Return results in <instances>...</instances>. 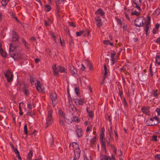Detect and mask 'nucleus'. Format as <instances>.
Masks as SVG:
<instances>
[{
  "label": "nucleus",
  "mask_w": 160,
  "mask_h": 160,
  "mask_svg": "<svg viewBox=\"0 0 160 160\" xmlns=\"http://www.w3.org/2000/svg\"><path fill=\"white\" fill-rule=\"evenodd\" d=\"M18 47V46L15 45L13 42L10 44L9 54L10 57L12 58L15 60L22 59L23 58V55L20 52H16L14 51Z\"/></svg>",
  "instance_id": "f257e3e1"
},
{
  "label": "nucleus",
  "mask_w": 160,
  "mask_h": 160,
  "mask_svg": "<svg viewBox=\"0 0 160 160\" xmlns=\"http://www.w3.org/2000/svg\"><path fill=\"white\" fill-rule=\"evenodd\" d=\"M148 19L145 21L144 31L145 32L146 36L148 35V32L150 26L151 17L150 16H147Z\"/></svg>",
  "instance_id": "f03ea898"
},
{
  "label": "nucleus",
  "mask_w": 160,
  "mask_h": 160,
  "mask_svg": "<svg viewBox=\"0 0 160 160\" xmlns=\"http://www.w3.org/2000/svg\"><path fill=\"white\" fill-rule=\"evenodd\" d=\"M52 110H50L48 112V114L46 119V124L47 125L46 128L48 126L51 125L53 122L52 118Z\"/></svg>",
  "instance_id": "7ed1b4c3"
},
{
  "label": "nucleus",
  "mask_w": 160,
  "mask_h": 160,
  "mask_svg": "<svg viewBox=\"0 0 160 160\" xmlns=\"http://www.w3.org/2000/svg\"><path fill=\"white\" fill-rule=\"evenodd\" d=\"M135 25L138 27L143 26L144 23L143 21V18H138L134 20Z\"/></svg>",
  "instance_id": "20e7f679"
},
{
  "label": "nucleus",
  "mask_w": 160,
  "mask_h": 160,
  "mask_svg": "<svg viewBox=\"0 0 160 160\" xmlns=\"http://www.w3.org/2000/svg\"><path fill=\"white\" fill-rule=\"evenodd\" d=\"M51 98L52 101V105L53 107H55L57 103V95L55 92H54L50 94Z\"/></svg>",
  "instance_id": "39448f33"
},
{
  "label": "nucleus",
  "mask_w": 160,
  "mask_h": 160,
  "mask_svg": "<svg viewBox=\"0 0 160 160\" xmlns=\"http://www.w3.org/2000/svg\"><path fill=\"white\" fill-rule=\"evenodd\" d=\"M4 75L7 78L8 82H10L12 81L13 76V74L9 71L5 73Z\"/></svg>",
  "instance_id": "423d86ee"
},
{
  "label": "nucleus",
  "mask_w": 160,
  "mask_h": 160,
  "mask_svg": "<svg viewBox=\"0 0 160 160\" xmlns=\"http://www.w3.org/2000/svg\"><path fill=\"white\" fill-rule=\"evenodd\" d=\"M142 0H132V2L136 5L135 7L137 8L139 11H141V9L140 6L141 5Z\"/></svg>",
  "instance_id": "0eeeda50"
},
{
  "label": "nucleus",
  "mask_w": 160,
  "mask_h": 160,
  "mask_svg": "<svg viewBox=\"0 0 160 160\" xmlns=\"http://www.w3.org/2000/svg\"><path fill=\"white\" fill-rule=\"evenodd\" d=\"M52 69L53 70V75L55 76H57V77H59V73L58 72L59 71V69L58 68V67H56V64H54L52 66Z\"/></svg>",
  "instance_id": "6e6552de"
},
{
  "label": "nucleus",
  "mask_w": 160,
  "mask_h": 160,
  "mask_svg": "<svg viewBox=\"0 0 160 160\" xmlns=\"http://www.w3.org/2000/svg\"><path fill=\"white\" fill-rule=\"evenodd\" d=\"M142 112L148 115H149L150 114L149 111V107H143L141 108Z\"/></svg>",
  "instance_id": "1a4fd4ad"
},
{
  "label": "nucleus",
  "mask_w": 160,
  "mask_h": 160,
  "mask_svg": "<svg viewBox=\"0 0 160 160\" xmlns=\"http://www.w3.org/2000/svg\"><path fill=\"white\" fill-rule=\"evenodd\" d=\"M18 36L16 32H12V42L18 41Z\"/></svg>",
  "instance_id": "9d476101"
},
{
  "label": "nucleus",
  "mask_w": 160,
  "mask_h": 160,
  "mask_svg": "<svg viewBox=\"0 0 160 160\" xmlns=\"http://www.w3.org/2000/svg\"><path fill=\"white\" fill-rule=\"evenodd\" d=\"M74 156L75 158H76L77 159H78L80 158V154L81 152V150L80 148H78L74 151Z\"/></svg>",
  "instance_id": "9b49d317"
},
{
  "label": "nucleus",
  "mask_w": 160,
  "mask_h": 160,
  "mask_svg": "<svg viewBox=\"0 0 160 160\" xmlns=\"http://www.w3.org/2000/svg\"><path fill=\"white\" fill-rule=\"evenodd\" d=\"M77 136L78 137H80L82 136V129L81 128H77L76 130Z\"/></svg>",
  "instance_id": "f8f14e48"
},
{
  "label": "nucleus",
  "mask_w": 160,
  "mask_h": 160,
  "mask_svg": "<svg viewBox=\"0 0 160 160\" xmlns=\"http://www.w3.org/2000/svg\"><path fill=\"white\" fill-rule=\"evenodd\" d=\"M95 20L97 22L96 25L98 27H99L102 25V23L101 22V19L100 17H97L96 18Z\"/></svg>",
  "instance_id": "ddd939ff"
},
{
  "label": "nucleus",
  "mask_w": 160,
  "mask_h": 160,
  "mask_svg": "<svg viewBox=\"0 0 160 160\" xmlns=\"http://www.w3.org/2000/svg\"><path fill=\"white\" fill-rule=\"evenodd\" d=\"M58 68L59 69V72L61 73H66L67 72V69L64 67L60 66H58Z\"/></svg>",
  "instance_id": "4468645a"
},
{
  "label": "nucleus",
  "mask_w": 160,
  "mask_h": 160,
  "mask_svg": "<svg viewBox=\"0 0 160 160\" xmlns=\"http://www.w3.org/2000/svg\"><path fill=\"white\" fill-rule=\"evenodd\" d=\"M58 114L60 116V118H61L63 119H65V114L61 110V108L59 109L58 110Z\"/></svg>",
  "instance_id": "2eb2a0df"
},
{
  "label": "nucleus",
  "mask_w": 160,
  "mask_h": 160,
  "mask_svg": "<svg viewBox=\"0 0 160 160\" xmlns=\"http://www.w3.org/2000/svg\"><path fill=\"white\" fill-rule=\"evenodd\" d=\"M151 121L149 120H147L146 122V124L148 126H152L154 125H157L158 124V122H151Z\"/></svg>",
  "instance_id": "dca6fc26"
},
{
  "label": "nucleus",
  "mask_w": 160,
  "mask_h": 160,
  "mask_svg": "<svg viewBox=\"0 0 160 160\" xmlns=\"http://www.w3.org/2000/svg\"><path fill=\"white\" fill-rule=\"evenodd\" d=\"M100 160H112V158L107 156L102 155L100 158Z\"/></svg>",
  "instance_id": "f3484780"
},
{
  "label": "nucleus",
  "mask_w": 160,
  "mask_h": 160,
  "mask_svg": "<svg viewBox=\"0 0 160 160\" xmlns=\"http://www.w3.org/2000/svg\"><path fill=\"white\" fill-rule=\"evenodd\" d=\"M69 69L70 72L73 75L76 73V72L77 71L75 69L74 67L72 66H69Z\"/></svg>",
  "instance_id": "a211bd4d"
},
{
  "label": "nucleus",
  "mask_w": 160,
  "mask_h": 160,
  "mask_svg": "<svg viewBox=\"0 0 160 160\" xmlns=\"http://www.w3.org/2000/svg\"><path fill=\"white\" fill-rule=\"evenodd\" d=\"M149 120L150 121H152V122H153L155 120V122H158V124L159 123V118H158L157 116H155L154 118H151L149 119Z\"/></svg>",
  "instance_id": "6ab92c4d"
},
{
  "label": "nucleus",
  "mask_w": 160,
  "mask_h": 160,
  "mask_svg": "<svg viewBox=\"0 0 160 160\" xmlns=\"http://www.w3.org/2000/svg\"><path fill=\"white\" fill-rule=\"evenodd\" d=\"M83 31V34L84 37L88 36L90 34V31L89 30L87 29L86 30Z\"/></svg>",
  "instance_id": "aec40b11"
},
{
  "label": "nucleus",
  "mask_w": 160,
  "mask_h": 160,
  "mask_svg": "<svg viewBox=\"0 0 160 160\" xmlns=\"http://www.w3.org/2000/svg\"><path fill=\"white\" fill-rule=\"evenodd\" d=\"M74 100H75L76 101L75 102L76 103L77 101L78 102V105H82L83 104V99L82 98H81L80 100H79L78 99H76L75 100L74 99Z\"/></svg>",
  "instance_id": "412c9836"
},
{
  "label": "nucleus",
  "mask_w": 160,
  "mask_h": 160,
  "mask_svg": "<svg viewBox=\"0 0 160 160\" xmlns=\"http://www.w3.org/2000/svg\"><path fill=\"white\" fill-rule=\"evenodd\" d=\"M95 13L99 14L101 16H103L104 15V12H103L102 10L101 9H99L95 12Z\"/></svg>",
  "instance_id": "4be33fe9"
},
{
  "label": "nucleus",
  "mask_w": 160,
  "mask_h": 160,
  "mask_svg": "<svg viewBox=\"0 0 160 160\" xmlns=\"http://www.w3.org/2000/svg\"><path fill=\"white\" fill-rule=\"evenodd\" d=\"M72 146L73 147V151L79 148L78 145L75 142H73L72 143Z\"/></svg>",
  "instance_id": "5701e85b"
},
{
  "label": "nucleus",
  "mask_w": 160,
  "mask_h": 160,
  "mask_svg": "<svg viewBox=\"0 0 160 160\" xmlns=\"http://www.w3.org/2000/svg\"><path fill=\"white\" fill-rule=\"evenodd\" d=\"M156 62L158 65H160V55H157L156 57Z\"/></svg>",
  "instance_id": "b1692460"
},
{
  "label": "nucleus",
  "mask_w": 160,
  "mask_h": 160,
  "mask_svg": "<svg viewBox=\"0 0 160 160\" xmlns=\"http://www.w3.org/2000/svg\"><path fill=\"white\" fill-rule=\"evenodd\" d=\"M85 62L87 64L88 68H89V69H90V70L92 68V65L90 62V61L88 60H85Z\"/></svg>",
  "instance_id": "393cba45"
},
{
  "label": "nucleus",
  "mask_w": 160,
  "mask_h": 160,
  "mask_svg": "<svg viewBox=\"0 0 160 160\" xmlns=\"http://www.w3.org/2000/svg\"><path fill=\"white\" fill-rule=\"evenodd\" d=\"M32 154V150H30L28 154V156L27 157V158H28L29 160H31Z\"/></svg>",
  "instance_id": "a878e982"
},
{
  "label": "nucleus",
  "mask_w": 160,
  "mask_h": 160,
  "mask_svg": "<svg viewBox=\"0 0 160 160\" xmlns=\"http://www.w3.org/2000/svg\"><path fill=\"white\" fill-rule=\"evenodd\" d=\"M0 53L1 55L3 57H5L6 56V53L4 52L1 47L0 48Z\"/></svg>",
  "instance_id": "bb28decb"
},
{
  "label": "nucleus",
  "mask_w": 160,
  "mask_h": 160,
  "mask_svg": "<svg viewBox=\"0 0 160 160\" xmlns=\"http://www.w3.org/2000/svg\"><path fill=\"white\" fill-rule=\"evenodd\" d=\"M45 9L46 11L47 12H49L51 10V7L48 4H47L45 6Z\"/></svg>",
  "instance_id": "cd10ccee"
},
{
  "label": "nucleus",
  "mask_w": 160,
  "mask_h": 160,
  "mask_svg": "<svg viewBox=\"0 0 160 160\" xmlns=\"http://www.w3.org/2000/svg\"><path fill=\"white\" fill-rule=\"evenodd\" d=\"M96 141V136H95L94 138H92L90 142V145H93L94 144L95 142Z\"/></svg>",
  "instance_id": "c85d7f7f"
},
{
  "label": "nucleus",
  "mask_w": 160,
  "mask_h": 160,
  "mask_svg": "<svg viewBox=\"0 0 160 160\" xmlns=\"http://www.w3.org/2000/svg\"><path fill=\"white\" fill-rule=\"evenodd\" d=\"M104 133L102 132L101 133L100 139L101 141H105V138H104Z\"/></svg>",
  "instance_id": "c756f323"
},
{
  "label": "nucleus",
  "mask_w": 160,
  "mask_h": 160,
  "mask_svg": "<svg viewBox=\"0 0 160 160\" xmlns=\"http://www.w3.org/2000/svg\"><path fill=\"white\" fill-rule=\"evenodd\" d=\"M8 2L6 0H2L1 2L2 5L4 7L6 6Z\"/></svg>",
  "instance_id": "7c9ffc66"
},
{
  "label": "nucleus",
  "mask_w": 160,
  "mask_h": 160,
  "mask_svg": "<svg viewBox=\"0 0 160 160\" xmlns=\"http://www.w3.org/2000/svg\"><path fill=\"white\" fill-rule=\"evenodd\" d=\"M88 116L89 117L92 118L93 117V112L92 111H90L89 112H88Z\"/></svg>",
  "instance_id": "2f4dec72"
},
{
  "label": "nucleus",
  "mask_w": 160,
  "mask_h": 160,
  "mask_svg": "<svg viewBox=\"0 0 160 160\" xmlns=\"http://www.w3.org/2000/svg\"><path fill=\"white\" fill-rule=\"evenodd\" d=\"M64 119H63L61 118H59V123L62 126H64V122L63 121V120Z\"/></svg>",
  "instance_id": "473e14b6"
},
{
  "label": "nucleus",
  "mask_w": 160,
  "mask_h": 160,
  "mask_svg": "<svg viewBox=\"0 0 160 160\" xmlns=\"http://www.w3.org/2000/svg\"><path fill=\"white\" fill-rule=\"evenodd\" d=\"M24 132L26 135L28 134V128L27 124H25L24 126Z\"/></svg>",
  "instance_id": "72a5a7b5"
},
{
  "label": "nucleus",
  "mask_w": 160,
  "mask_h": 160,
  "mask_svg": "<svg viewBox=\"0 0 160 160\" xmlns=\"http://www.w3.org/2000/svg\"><path fill=\"white\" fill-rule=\"evenodd\" d=\"M73 121L77 122H78L80 121L79 120L78 118L76 116H74V117Z\"/></svg>",
  "instance_id": "f704fd0d"
},
{
  "label": "nucleus",
  "mask_w": 160,
  "mask_h": 160,
  "mask_svg": "<svg viewBox=\"0 0 160 160\" xmlns=\"http://www.w3.org/2000/svg\"><path fill=\"white\" fill-rule=\"evenodd\" d=\"M83 31H80L79 32H76V34L77 36H80L83 34Z\"/></svg>",
  "instance_id": "c9c22d12"
},
{
  "label": "nucleus",
  "mask_w": 160,
  "mask_h": 160,
  "mask_svg": "<svg viewBox=\"0 0 160 160\" xmlns=\"http://www.w3.org/2000/svg\"><path fill=\"white\" fill-rule=\"evenodd\" d=\"M23 92L25 93V95L27 96L29 93L28 92V90L25 88H24L23 89Z\"/></svg>",
  "instance_id": "e433bc0d"
},
{
  "label": "nucleus",
  "mask_w": 160,
  "mask_h": 160,
  "mask_svg": "<svg viewBox=\"0 0 160 160\" xmlns=\"http://www.w3.org/2000/svg\"><path fill=\"white\" fill-rule=\"evenodd\" d=\"M118 93H119V96H120L121 98L122 99V98H123V95L122 91L121 90H120L119 91Z\"/></svg>",
  "instance_id": "4c0bfd02"
},
{
  "label": "nucleus",
  "mask_w": 160,
  "mask_h": 160,
  "mask_svg": "<svg viewBox=\"0 0 160 160\" xmlns=\"http://www.w3.org/2000/svg\"><path fill=\"white\" fill-rule=\"evenodd\" d=\"M122 99H123V101L122 102H123L124 106L125 107H127L128 104H127V103L126 100L125 98H122Z\"/></svg>",
  "instance_id": "58836bf2"
},
{
  "label": "nucleus",
  "mask_w": 160,
  "mask_h": 160,
  "mask_svg": "<svg viewBox=\"0 0 160 160\" xmlns=\"http://www.w3.org/2000/svg\"><path fill=\"white\" fill-rule=\"evenodd\" d=\"M139 13L138 12L135 11L134 12H132V13L131 14V15H135L137 16H138L139 15Z\"/></svg>",
  "instance_id": "ea45409f"
},
{
  "label": "nucleus",
  "mask_w": 160,
  "mask_h": 160,
  "mask_svg": "<svg viewBox=\"0 0 160 160\" xmlns=\"http://www.w3.org/2000/svg\"><path fill=\"white\" fill-rule=\"evenodd\" d=\"M27 114L28 115H29V116L32 115H33V113H32V109H29L28 110Z\"/></svg>",
  "instance_id": "a19ab883"
},
{
  "label": "nucleus",
  "mask_w": 160,
  "mask_h": 160,
  "mask_svg": "<svg viewBox=\"0 0 160 160\" xmlns=\"http://www.w3.org/2000/svg\"><path fill=\"white\" fill-rule=\"evenodd\" d=\"M102 147L105 149L106 148L105 142V141H101Z\"/></svg>",
  "instance_id": "79ce46f5"
},
{
  "label": "nucleus",
  "mask_w": 160,
  "mask_h": 160,
  "mask_svg": "<svg viewBox=\"0 0 160 160\" xmlns=\"http://www.w3.org/2000/svg\"><path fill=\"white\" fill-rule=\"evenodd\" d=\"M75 92H76V94H77V96H78V94L79 93L78 92L79 91V88L78 87H76L75 88Z\"/></svg>",
  "instance_id": "37998d69"
},
{
  "label": "nucleus",
  "mask_w": 160,
  "mask_h": 160,
  "mask_svg": "<svg viewBox=\"0 0 160 160\" xmlns=\"http://www.w3.org/2000/svg\"><path fill=\"white\" fill-rule=\"evenodd\" d=\"M152 141H157V136L156 135H153L152 136Z\"/></svg>",
  "instance_id": "c03bdc74"
},
{
  "label": "nucleus",
  "mask_w": 160,
  "mask_h": 160,
  "mask_svg": "<svg viewBox=\"0 0 160 160\" xmlns=\"http://www.w3.org/2000/svg\"><path fill=\"white\" fill-rule=\"evenodd\" d=\"M19 115H22L23 114V112L22 110V109L21 108V107L20 106V105H19Z\"/></svg>",
  "instance_id": "a18cd8bd"
},
{
  "label": "nucleus",
  "mask_w": 160,
  "mask_h": 160,
  "mask_svg": "<svg viewBox=\"0 0 160 160\" xmlns=\"http://www.w3.org/2000/svg\"><path fill=\"white\" fill-rule=\"evenodd\" d=\"M157 91L156 90V91L153 90L152 92V94L155 97L157 96L158 95V94L157 92Z\"/></svg>",
  "instance_id": "49530a36"
},
{
  "label": "nucleus",
  "mask_w": 160,
  "mask_h": 160,
  "mask_svg": "<svg viewBox=\"0 0 160 160\" xmlns=\"http://www.w3.org/2000/svg\"><path fill=\"white\" fill-rule=\"evenodd\" d=\"M11 16L13 18L15 19L18 22V20L17 18L16 17L15 14L13 13H12Z\"/></svg>",
  "instance_id": "de8ad7c7"
},
{
  "label": "nucleus",
  "mask_w": 160,
  "mask_h": 160,
  "mask_svg": "<svg viewBox=\"0 0 160 160\" xmlns=\"http://www.w3.org/2000/svg\"><path fill=\"white\" fill-rule=\"evenodd\" d=\"M22 42L24 44V45H25V47L26 48H28V47H27L28 43H27V42H26V41H25V40L23 39L22 40Z\"/></svg>",
  "instance_id": "09e8293b"
},
{
  "label": "nucleus",
  "mask_w": 160,
  "mask_h": 160,
  "mask_svg": "<svg viewBox=\"0 0 160 160\" xmlns=\"http://www.w3.org/2000/svg\"><path fill=\"white\" fill-rule=\"evenodd\" d=\"M0 112H5V107L0 108Z\"/></svg>",
  "instance_id": "8fccbe9b"
},
{
  "label": "nucleus",
  "mask_w": 160,
  "mask_h": 160,
  "mask_svg": "<svg viewBox=\"0 0 160 160\" xmlns=\"http://www.w3.org/2000/svg\"><path fill=\"white\" fill-rule=\"evenodd\" d=\"M69 103V107L74 106L72 104V102L71 100H68Z\"/></svg>",
  "instance_id": "3c124183"
},
{
  "label": "nucleus",
  "mask_w": 160,
  "mask_h": 160,
  "mask_svg": "<svg viewBox=\"0 0 160 160\" xmlns=\"http://www.w3.org/2000/svg\"><path fill=\"white\" fill-rule=\"evenodd\" d=\"M155 12L157 15H158L160 13V9L159 8L157 9L155 11Z\"/></svg>",
  "instance_id": "603ef678"
},
{
  "label": "nucleus",
  "mask_w": 160,
  "mask_h": 160,
  "mask_svg": "<svg viewBox=\"0 0 160 160\" xmlns=\"http://www.w3.org/2000/svg\"><path fill=\"white\" fill-rule=\"evenodd\" d=\"M13 151L14 152V153L16 154V155L17 154H18L19 153V152L18 151V150L16 148H15L13 150Z\"/></svg>",
  "instance_id": "864d4df0"
},
{
  "label": "nucleus",
  "mask_w": 160,
  "mask_h": 160,
  "mask_svg": "<svg viewBox=\"0 0 160 160\" xmlns=\"http://www.w3.org/2000/svg\"><path fill=\"white\" fill-rule=\"evenodd\" d=\"M110 42L109 41V40H106L104 41L103 42V43L104 44H107V45H109Z\"/></svg>",
  "instance_id": "5fc2aeb1"
},
{
  "label": "nucleus",
  "mask_w": 160,
  "mask_h": 160,
  "mask_svg": "<svg viewBox=\"0 0 160 160\" xmlns=\"http://www.w3.org/2000/svg\"><path fill=\"white\" fill-rule=\"evenodd\" d=\"M69 35L70 37V38L69 40V43L71 45L72 43H73V42L72 38V37L71 36L70 34H69Z\"/></svg>",
  "instance_id": "6e6d98bb"
},
{
  "label": "nucleus",
  "mask_w": 160,
  "mask_h": 160,
  "mask_svg": "<svg viewBox=\"0 0 160 160\" xmlns=\"http://www.w3.org/2000/svg\"><path fill=\"white\" fill-rule=\"evenodd\" d=\"M149 71H150V74H151V76H152L153 75V72H152V65L151 64L150 66V67H149Z\"/></svg>",
  "instance_id": "4d7b16f0"
},
{
  "label": "nucleus",
  "mask_w": 160,
  "mask_h": 160,
  "mask_svg": "<svg viewBox=\"0 0 160 160\" xmlns=\"http://www.w3.org/2000/svg\"><path fill=\"white\" fill-rule=\"evenodd\" d=\"M111 61L112 62V65H113L115 63V58H111Z\"/></svg>",
  "instance_id": "13d9d810"
},
{
  "label": "nucleus",
  "mask_w": 160,
  "mask_h": 160,
  "mask_svg": "<svg viewBox=\"0 0 160 160\" xmlns=\"http://www.w3.org/2000/svg\"><path fill=\"white\" fill-rule=\"evenodd\" d=\"M69 23L70 25L73 27H76V25H75V24L72 22H69Z\"/></svg>",
  "instance_id": "bf43d9fd"
},
{
  "label": "nucleus",
  "mask_w": 160,
  "mask_h": 160,
  "mask_svg": "<svg viewBox=\"0 0 160 160\" xmlns=\"http://www.w3.org/2000/svg\"><path fill=\"white\" fill-rule=\"evenodd\" d=\"M155 111L157 112L158 115L160 116V109L159 108H157L156 109Z\"/></svg>",
  "instance_id": "052dcab7"
},
{
  "label": "nucleus",
  "mask_w": 160,
  "mask_h": 160,
  "mask_svg": "<svg viewBox=\"0 0 160 160\" xmlns=\"http://www.w3.org/2000/svg\"><path fill=\"white\" fill-rule=\"evenodd\" d=\"M113 52V53L111 52V58H114V56L116 54V53L114 51Z\"/></svg>",
  "instance_id": "680f3d73"
},
{
  "label": "nucleus",
  "mask_w": 160,
  "mask_h": 160,
  "mask_svg": "<svg viewBox=\"0 0 160 160\" xmlns=\"http://www.w3.org/2000/svg\"><path fill=\"white\" fill-rule=\"evenodd\" d=\"M35 85H36V88L40 86L41 84H40V82L39 81H38L37 82V83L35 84Z\"/></svg>",
  "instance_id": "e2e57ef3"
},
{
  "label": "nucleus",
  "mask_w": 160,
  "mask_h": 160,
  "mask_svg": "<svg viewBox=\"0 0 160 160\" xmlns=\"http://www.w3.org/2000/svg\"><path fill=\"white\" fill-rule=\"evenodd\" d=\"M155 158L158 159V160H160V154H157L155 155Z\"/></svg>",
  "instance_id": "0e129e2a"
},
{
  "label": "nucleus",
  "mask_w": 160,
  "mask_h": 160,
  "mask_svg": "<svg viewBox=\"0 0 160 160\" xmlns=\"http://www.w3.org/2000/svg\"><path fill=\"white\" fill-rule=\"evenodd\" d=\"M28 108H29V109H32V107L31 104L28 102Z\"/></svg>",
  "instance_id": "69168bd1"
},
{
  "label": "nucleus",
  "mask_w": 160,
  "mask_h": 160,
  "mask_svg": "<svg viewBox=\"0 0 160 160\" xmlns=\"http://www.w3.org/2000/svg\"><path fill=\"white\" fill-rule=\"evenodd\" d=\"M158 30V29H157L155 28H154L152 30V33L154 34H156V32Z\"/></svg>",
  "instance_id": "338daca9"
},
{
  "label": "nucleus",
  "mask_w": 160,
  "mask_h": 160,
  "mask_svg": "<svg viewBox=\"0 0 160 160\" xmlns=\"http://www.w3.org/2000/svg\"><path fill=\"white\" fill-rule=\"evenodd\" d=\"M156 42L158 44H160V37L157 38V39L156 40Z\"/></svg>",
  "instance_id": "774afa93"
}]
</instances>
